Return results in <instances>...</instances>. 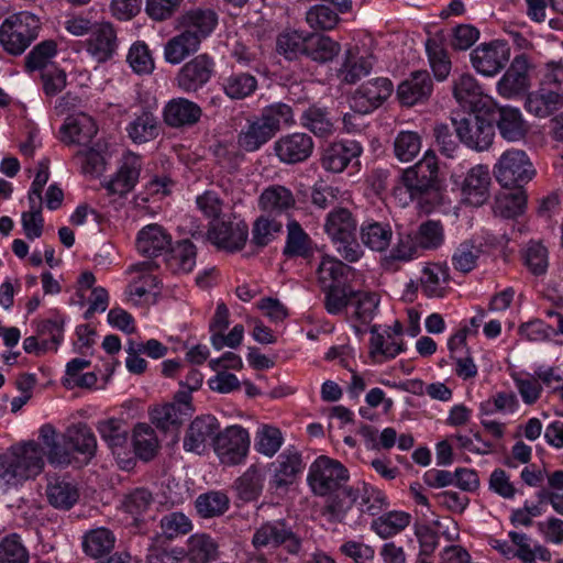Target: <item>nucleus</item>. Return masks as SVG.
<instances>
[{"label":"nucleus","instance_id":"obj_1","mask_svg":"<svg viewBox=\"0 0 563 563\" xmlns=\"http://www.w3.org/2000/svg\"><path fill=\"white\" fill-rule=\"evenodd\" d=\"M401 181L410 197L429 213L443 200V181L440 177L438 157L432 151L401 174Z\"/></svg>","mask_w":563,"mask_h":563},{"label":"nucleus","instance_id":"obj_2","mask_svg":"<svg viewBox=\"0 0 563 563\" xmlns=\"http://www.w3.org/2000/svg\"><path fill=\"white\" fill-rule=\"evenodd\" d=\"M294 123L291 108L286 103L265 107L258 117L247 120L238 134V145L246 152H255L271 141L282 124Z\"/></svg>","mask_w":563,"mask_h":563},{"label":"nucleus","instance_id":"obj_3","mask_svg":"<svg viewBox=\"0 0 563 563\" xmlns=\"http://www.w3.org/2000/svg\"><path fill=\"white\" fill-rule=\"evenodd\" d=\"M357 222L352 212L346 208H334L327 217L324 230L336 245L340 257L354 263L357 262L363 251L355 239Z\"/></svg>","mask_w":563,"mask_h":563},{"label":"nucleus","instance_id":"obj_4","mask_svg":"<svg viewBox=\"0 0 563 563\" xmlns=\"http://www.w3.org/2000/svg\"><path fill=\"white\" fill-rule=\"evenodd\" d=\"M43 466V450L29 442L0 456V478L7 483L25 481L40 474Z\"/></svg>","mask_w":563,"mask_h":563},{"label":"nucleus","instance_id":"obj_5","mask_svg":"<svg viewBox=\"0 0 563 563\" xmlns=\"http://www.w3.org/2000/svg\"><path fill=\"white\" fill-rule=\"evenodd\" d=\"M40 20L30 12L7 18L0 26V44L11 55H21L36 38Z\"/></svg>","mask_w":563,"mask_h":563},{"label":"nucleus","instance_id":"obj_6","mask_svg":"<svg viewBox=\"0 0 563 563\" xmlns=\"http://www.w3.org/2000/svg\"><path fill=\"white\" fill-rule=\"evenodd\" d=\"M252 545L260 549H283L290 555H299L302 538L285 519L266 521L255 529Z\"/></svg>","mask_w":563,"mask_h":563},{"label":"nucleus","instance_id":"obj_7","mask_svg":"<svg viewBox=\"0 0 563 563\" xmlns=\"http://www.w3.org/2000/svg\"><path fill=\"white\" fill-rule=\"evenodd\" d=\"M347 470L336 460L319 456L309 467L308 484L314 495L327 496L347 487Z\"/></svg>","mask_w":563,"mask_h":563},{"label":"nucleus","instance_id":"obj_8","mask_svg":"<svg viewBox=\"0 0 563 563\" xmlns=\"http://www.w3.org/2000/svg\"><path fill=\"white\" fill-rule=\"evenodd\" d=\"M494 174L501 186L512 187L530 181L536 170L523 151L508 150L499 157Z\"/></svg>","mask_w":563,"mask_h":563},{"label":"nucleus","instance_id":"obj_9","mask_svg":"<svg viewBox=\"0 0 563 563\" xmlns=\"http://www.w3.org/2000/svg\"><path fill=\"white\" fill-rule=\"evenodd\" d=\"M250 435L241 426H230L218 431L213 450L220 462L225 465L241 464L249 452Z\"/></svg>","mask_w":563,"mask_h":563},{"label":"nucleus","instance_id":"obj_10","mask_svg":"<svg viewBox=\"0 0 563 563\" xmlns=\"http://www.w3.org/2000/svg\"><path fill=\"white\" fill-rule=\"evenodd\" d=\"M452 122L459 140L467 147L485 151L493 144L495 131L488 120L468 114L460 119L453 118Z\"/></svg>","mask_w":563,"mask_h":563},{"label":"nucleus","instance_id":"obj_11","mask_svg":"<svg viewBox=\"0 0 563 563\" xmlns=\"http://www.w3.org/2000/svg\"><path fill=\"white\" fill-rule=\"evenodd\" d=\"M510 49L499 40L482 43L471 53V63L474 69L484 76L498 74L508 63Z\"/></svg>","mask_w":563,"mask_h":563},{"label":"nucleus","instance_id":"obj_12","mask_svg":"<svg viewBox=\"0 0 563 563\" xmlns=\"http://www.w3.org/2000/svg\"><path fill=\"white\" fill-rule=\"evenodd\" d=\"M314 148L312 137L302 132L289 133L274 142L273 151L278 159L287 165L307 161Z\"/></svg>","mask_w":563,"mask_h":563},{"label":"nucleus","instance_id":"obj_13","mask_svg":"<svg viewBox=\"0 0 563 563\" xmlns=\"http://www.w3.org/2000/svg\"><path fill=\"white\" fill-rule=\"evenodd\" d=\"M220 429V423L214 416L203 415L195 418L186 430L184 449L197 454L203 453L209 442L214 445V438Z\"/></svg>","mask_w":563,"mask_h":563},{"label":"nucleus","instance_id":"obj_14","mask_svg":"<svg viewBox=\"0 0 563 563\" xmlns=\"http://www.w3.org/2000/svg\"><path fill=\"white\" fill-rule=\"evenodd\" d=\"M531 64L525 54L517 55L497 84L498 92L511 98L526 92L530 87Z\"/></svg>","mask_w":563,"mask_h":563},{"label":"nucleus","instance_id":"obj_15","mask_svg":"<svg viewBox=\"0 0 563 563\" xmlns=\"http://www.w3.org/2000/svg\"><path fill=\"white\" fill-rule=\"evenodd\" d=\"M393 86L387 78H376L363 84L352 96V108L368 113L378 108L391 93Z\"/></svg>","mask_w":563,"mask_h":563},{"label":"nucleus","instance_id":"obj_16","mask_svg":"<svg viewBox=\"0 0 563 563\" xmlns=\"http://www.w3.org/2000/svg\"><path fill=\"white\" fill-rule=\"evenodd\" d=\"M208 235L217 246L233 252L245 245L249 229L243 221H217L212 222Z\"/></svg>","mask_w":563,"mask_h":563},{"label":"nucleus","instance_id":"obj_17","mask_svg":"<svg viewBox=\"0 0 563 563\" xmlns=\"http://www.w3.org/2000/svg\"><path fill=\"white\" fill-rule=\"evenodd\" d=\"M212 71V59L205 54L198 55L180 68L177 85L186 92H195L209 81Z\"/></svg>","mask_w":563,"mask_h":563},{"label":"nucleus","instance_id":"obj_18","mask_svg":"<svg viewBox=\"0 0 563 563\" xmlns=\"http://www.w3.org/2000/svg\"><path fill=\"white\" fill-rule=\"evenodd\" d=\"M490 173L486 165L472 167L463 181V201L473 207L484 205L489 197Z\"/></svg>","mask_w":563,"mask_h":563},{"label":"nucleus","instance_id":"obj_19","mask_svg":"<svg viewBox=\"0 0 563 563\" xmlns=\"http://www.w3.org/2000/svg\"><path fill=\"white\" fill-rule=\"evenodd\" d=\"M98 132L95 120L84 113L68 115L60 128L62 141L67 144L87 146Z\"/></svg>","mask_w":563,"mask_h":563},{"label":"nucleus","instance_id":"obj_20","mask_svg":"<svg viewBox=\"0 0 563 563\" xmlns=\"http://www.w3.org/2000/svg\"><path fill=\"white\" fill-rule=\"evenodd\" d=\"M118 45L117 31L111 22L100 21L93 24L87 49L98 62H106L111 58Z\"/></svg>","mask_w":563,"mask_h":563},{"label":"nucleus","instance_id":"obj_21","mask_svg":"<svg viewBox=\"0 0 563 563\" xmlns=\"http://www.w3.org/2000/svg\"><path fill=\"white\" fill-rule=\"evenodd\" d=\"M433 90V81L427 70H417L401 81L397 88V97L401 104L411 107L429 99Z\"/></svg>","mask_w":563,"mask_h":563},{"label":"nucleus","instance_id":"obj_22","mask_svg":"<svg viewBox=\"0 0 563 563\" xmlns=\"http://www.w3.org/2000/svg\"><path fill=\"white\" fill-rule=\"evenodd\" d=\"M258 205L266 214L278 219L289 216V212L296 208V199L289 188L272 185L263 190Z\"/></svg>","mask_w":563,"mask_h":563},{"label":"nucleus","instance_id":"obj_23","mask_svg":"<svg viewBox=\"0 0 563 563\" xmlns=\"http://www.w3.org/2000/svg\"><path fill=\"white\" fill-rule=\"evenodd\" d=\"M495 123L503 139L508 142L523 140L529 131L521 112L511 107H500L495 112Z\"/></svg>","mask_w":563,"mask_h":563},{"label":"nucleus","instance_id":"obj_24","mask_svg":"<svg viewBox=\"0 0 563 563\" xmlns=\"http://www.w3.org/2000/svg\"><path fill=\"white\" fill-rule=\"evenodd\" d=\"M201 108L185 98L172 99L164 109V121L172 128L191 126L201 117Z\"/></svg>","mask_w":563,"mask_h":563},{"label":"nucleus","instance_id":"obj_25","mask_svg":"<svg viewBox=\"0 0 563 563\" xmlns=\"http://www.w3.org/2000/svg\"><path fill=\"white\" fill-rule=\"evenodd\" d=\"M172 245V236L159 224H148L137 234L136 249L144 256L153 257L167 252Z\"/></svg>","mask_w":563,"mask_h":563},{"label":"nucleus","instance_id":"obj_26","mask_svg":"<svg viewBox=\"0 0 563 563\" xmlns=\"http://www.w3.org/2000/svg\"><path fill=\"white\" fill-rule=\"evenodd\" d=\"M97 431L113 454L120 455L128 448L129 428L123 419L101 420L97 424Z\"/></svg>","mask_w":563,"mask_h":563},{"label":"nucleus","instance_id":"obj_27","mask_svg":"<svg viewBox=\"0 0 563 563\" xmlns=\"http://www.w3.org/2000/svg\"><path fill=\"white\" fill-rule=\"evenodd\" d=\"M140 170V157L135 154H128L115 176L108 183V190L118 195L131 191L139 179Z\"/></svg>","mask_w":563,"mask_h":563},{"label":"nucleus","instance_id":"obj_28","mask_svg":"<svg viewBox=\"0 0 563 563\" xmlns=\"http://www.w3.org/2000/svg\"><path fill=\"white\" fill-rule=\"evenodd\" d=\"M40 439L46 450V456L51 464L68 465L71 462V452L68 443L59 437L51 424H44L40 429Z\"/></svg>","mask_w":563,"mask_h":563},{"label":"nucleus","instance_id":"obj_29","mask_svg":"<svg viewBox=\"0 0 563 563\" xmlns=\"http://www.w3.org/2000/svg\"><path fill=\"white\" fill-rule=\"evenodd\" d=\"M362 152L361 146L355 142L333 143L322 156V166L330 172H343L352 158L357 157Z\"/></svg>","mask_w":563,"mask_h":563},{"label":"nucleus","instance_id":"obj_30","mask_svg":"<svg viewBox=\"0 0 563 563\" xmlns=\"http://www.w3.org/2000/svg\"><path fill=\"white\" fill-rule=\"evenodd\" d=\"M373 68L371 57L360 55L357 52L347 49L341 67L338 69V77L341 82L354 85L367 76Z\"/></svg>","mask_w":563,"mask_h":563},{"label":"nucleus","instance_id":"obj_31","mask_svg":"<svg viewBox=\"0 0 563 563\" xmlns=\"http://www.w3.org/2000/svg\"><path fill=\"white\" fill-rule=\"evenodd\" d=\"M563 106V95L560 90L547 89L544 86L528 95L526 99L527 110L540 118L549 117Z\"/></svg>","mask_w":563,"mask_h":563},{"label":"nucleus","instance_id":"obj_32","mask_svg":"<svg viewBox=\"0 0 563 563\" xmlns=\"http://www.w3.org/2000/svg\"><path fill=\"white\" fill-rule=\"evenodd\" d=\"M333 494L334 496L330 498L323 509V515L327 516L330 521L351 525L349 511L356 500V492L352 487H344Z\"/></svg>","mask_w":563,"mask_h":563},{"label":"nucleus","instance_id":"obj_33","mask_svg":"<svg viewBox=\"0 0 563 563\" xmlns=\"http://www.w3.org/2000/svg\"><path fill=\"white\" fill-rule=\"evenodd\" d=\"M273 483L276 487L288 486L294 483L302 468V460L297 451L286 450L274 464Z\"/></svg>","mask_w":563,"mask_h":563},{"label":"nucleus","instance_id":"obj_34","mask_svg":"<svg viewBox=\"0 0 563 563\" xmlns=\"http://www.w3.org/2000/svg\"><path fill=\"white\" fill-rule=\"evenodd\" d=\"M132 444L137 457L148 462L159 450V440L155 430L146 423H137L133 429Z\"/></svg>","mask_w":563,"mask_h":563},{"label":"nucleus","instance_id":"obj_35","mask_svg":"<svg viewBox=\"0 0 563 563\" xmlns=\"http://www.w3.org/2000/svg\"><path fill=\"white\" fill-rule=\"evenodd\" d=\"M48 503L59 509H69L78 500V489L71 483L59 478L51 477L46 486Z\"/></svg>","mask_w":563,"mask_h":563},{"label":"nucleus","instance_id":"obj_36","mask_svg":"<svg viewBox=\"0 0 563 563\" xmlns=\"http://www.w3.org/2000/svg\"><path fill=\"white\" fill-rule=\"evenodd\" d=\"M222 89L231 100H243L257 89V79L243 71H233L222 78Z\"/></svg>","mask_w":563,"mask_h":563},{"label":"nucleus","instance_id":"obj_37","mask_svg":"<svg viewBox=\"0 0 563 563\" xmlns=\"http://www.w3.org/2000/svg\"><path fill=\"white\" fill-rule=\"evenodd\" d=\"M168 251L165 263L172 273L186 274L192 271L196 264V246L190 241H181Z\"/></svg>","mask_w":563,"mask_h":563},{"label":"nucleus","instance_id":"obj_38","mask_svg":"<svg viewBox=\"0 0 563 563\" xmlns=\"http://www.w3.org/2000/svg\"><path fill=\"white\" fill-rule=\"evenodd\" d=\"M200 41L194 32L184 30L179 35L170 38L165 45V58L170 64L181 63L188 55L195 53Z\"/></svg>","mask_w":563,"mask_h":563},{"label":"nucleus","instance_id":"obj_39","mask_svg":"<svg viewBox=\"0 0 563 563\" xmlns=\"http://www.w3.org/2000/svg\"><path fill=\"white\" fill-rule=\"evenodd\" d=\"M351 268L338 258L324 255L317 267V280L321 290L341 286L342 279Z\"/></svg>","mask_w":563,"mask_h":563},{"label":"nucleus","instance_id":"obj_40","mask_svg":"<svg viewBox=\"0 0 563 563\" xmlns=\"http://www.w3.org/2000/svg\"><path fill=\"white\" fill-rule=\"evenodd\" d=\"M63 439L78 453L92 457L97 450V440L91 429L84 423L69 427Z\"/></svg>","mask_w":563,"mask_h":563},{"label":"nucleus","instance_id":"obj_41","mask_svg":"<svg viewBox=\"0 0 563 563\" xmlns=\"http://www.w3.org/2000/svg\"><path fill=\"white\" fill-rule=\"evenodd\" d=\"M312 253V241L301 225L291 220L287 223V241L284 254L288 257H308Z\"/></svg>","mask_w":563,"mask_h":563},{"label":"nucleus","instance_id":"obj_42","mask_svg":"<svg viewBox=\"0 0 563 563\" xmlns=\"http://www.w3.org/2000/svg\"><path fill=\"white\" fill-rule=\"evenodd\" d=\"M411 521V516L405 511H389L372 521L371 528L380 538L388 539L405 530Z\"/></svg>","mask_w":563,"mask_h":563},{"label":"nucleus","instance_id":"obj_43","mask_svg":"<svg viewBox=\"0 0 563 563\" xmlns=\"http://www.w3.org/2000/svg\"><path fill=\"white\" fill-rule=\"evenodd\" d=\"M448 269L439 264H428L420 276V287L428 297H442L448 282Z\"/></svg>","mask_w":563,"mask_h":563},{"label":"nucleus","instance_id":"obj_44","mask_svg":"<svg viewBox=\"0 0 563 563\" xmlns=\"http://www.w3.org/2000/svg\"><path fill=\"white\" fill-rule=\"evenodd\" d=\"M158 265L153 261H146L137 263L131 266V272L142 273L130 285V295L133 297L142 298L146 294L152 292L158 288L159 280L156 276L152 275L151 272L157 268Z\"/></svg>","mask_w":563,"mask_h":563},{"label":"nucleus","instance_id":"obj_45","mask_svg":"<svg viewBox=\"0 0 563 563\" xmlns=\"http://www.w3.org/2000/svg\"><path fill=\"white\" fill-rule=\"evenodd\" d=\"M128 133L131 140L137 144L154 140L159 133L156 117L150 111H143L129 124Z\"/></svg>","mask_w":563,"mask_h":563},{"label":"nucleus","instance_id":"obj_46","mask_svg":"<svg viewBox=\"0 0 563 563\" xmlns=\"http://www.w3.org/2000/svg\"><path fill=\"white\" fill-rule=\"evenodd\" d=\"M301 124L314 135L327 137L334 131V124L325 108L310 106L301 115Z\"/></svg>","mask_w":563,"mask_h":563},{"label":"nucleus","instance_id":"obj_47","mask_svg":"<svg viewBox=\"0 0 563 563\" xmlns=\"http://www.w3.org/2000/svg\"><path fill=\"white\" fill-rule=\"evenodd\" d=\"M188 559L190 563H210L218 558V544L208 534H194L189 538Z\"/></svg>","mask_w":563,"mask_h":563},{"label":"nucleus","instance_id":"obj_48","mask_svg":"<svg viewBox=\"0 0 563 563\" xmlns=\"http://www.w3.org/2000/svg\"><path fill=\"white\" fill-rule=\"evenodd\" d=\"M264 477L260 468L250 466L235 482V489L240 499L253 501L258 498L263 489Z\"/></svg>","mask_w":563,"mask_h":563},{"label":"nucleus","instance_id":"obj_49","mask_svg":"<svg viewBox=\"0 0 563 563\" xmlns=\"http://www.w3.org/2000/svg\"><path fill=\"white\" fill-rule=\"evenodd\" d=\"M526 202L523 190L504 191L496 197L494 211L504 218H515L523 212Z\"/></svg>","mask_w":563,"mask_h":563},{"label":"nucleus","instance_id":"obj_50","mask_svg":"<svg viewBox=\"0 0 563 563\" xmlns=\"http://www.w3.org/2000/svg\"><path fill=\"white\" fill-rule=\"evenodd\" d=\"M184 415L186 412L176 404H165L151 411V420L162 431H177L184 421Z\"/></svg>","mask_w":563,"mask_h":563},{"label":"nucleus","instance_id":"obj_51","mask_svg":"<svg viewBox=\"0 0 563 563\" xmlns=\"http://www.w3.org/2000/svg\"><path fill=\"white\" fill-rule=\"evenodd\" d=\"M114 542L115 538L110 530L98 528L85 536L82 545L88 555L99 558L108 554L113 549Z\"/></svg>","mask_w":563,"mask_h":563},{"label":"nucleus","instance_id":"obj_52","mask_svg":"<svg viewBox=\"0 0 563 563\" xmlns=\"http://www.w3.org/2000/svg\"><path fill=\"white\" fill-rule=\"evenodd\" d=\"M217 14L211 10H195L184 16L185 30L194 32L201 42L208 36L217 24Z\"/></svg>","mask_w":563,"mask_h":563},{"label":"nucleus","instance_id":"obj_53","mask_svg":"<svg viewBox=\"0 0 563 563\" xmlns=\"http://www.w3.org/2000/svg\"><path fill=\"white\" fill-rule=\"evenodd\" d=\"M340 48V44L329 36H310L307 41L306 55L312 60L327 63L339 54Z\"/></svg>","mask_w":563,"mask_h":563},{"label":"nucleus","instance_id":"obj_54","mask_svg":"<svg viewBox=\"0 0 563 563\" xmlns=\"http://www.w3.org/2000/svg\"><path fill=\"white\" fill-rule=\"evenodd\" d=\"M391 235V229L378 222L368 223L361 228L363 244L373 251H385L390 244Z\"/></svg>","mask_w":563,"mask_h":563},{"label":"nucleus","instance_id":"obj_55","mask_svg":"<svg viewBox=\"0 0 563 563\" xmlns=\"http://www.w3.org/2000/svg\"><path fill=\"white\" fill-rule=\"evenodd\" d=\"M453 95L464 108H473L478 101L482 91L476 79L470 74L461 75L453 85Z\"/></svg>","mask_w":563,"mask_h":563},{"label":"nucleus","instance_id":"obj_56","mask_svg":"<svg viewBox=\"0 0 563 563\" xmlns=\"http://www.w3.org/2000/svg\"><path fill=\"white\" fill-rule=\"evenodd\" d=\"M229 498L221 492H209L196 499V509L202 518L223 515L229 508Z\"/></svg>","mask_w":563,"mask_h":563},{"label":"nucleus","instance_id":"obj_57","mask_svg":"<svg viewBox=\"0 0 563 563\" xmlns=\"http://www.w3.org/2000/svg\"><path fill=\"white\" fill-rule=\"evenodd\" d=\"M283 222L268 214L256 219L252 230V242L257 246H266L275 236L282 232Z\"/></svg>","mask_w":563,"mask_h":563},{"label":"nucleus","instance_id":"obj_58","mask_svg":"<svg viewBox=\"0 0 563 563\" xmlns=\"http://www.w3.org/2000/svg\"><path fill=\"white\" fill-rule=\"evenodd\" d=\"M29 552L16 533L0 540V563H27Z\"/></svg>","mask_w":563,"mask_h":563},{"label":"nucleus","instance_id":"obj_59","mask_svg":"<svg viewBox=\"0 0 563 563\" xmlns=\"http://www.w3.org/2000/svg\"><path fill=\"white\" fill-rule=\"evenodd\" d=\"M307 41L308 37L297 31H286L277 37V52L287 59L297 58L300 54H306Z\"/></svg>","mask_w":563,"mask_h":563},{"label":"nucleus","instance_id":"obj_60","mask_svg":"<svg viewBox=\"0 0 563 563\" xmlns=\"http://www.w3.org/2000/svg\"><path fill=\"white\" fill-rule=\"evenodd\" d=\"M324 292V308L330 314H339L351 305L354 290L344 284L322 290Z\"/></svg>","mask_w":563,"mask_h":563},{"label":"nucleus","instance_id":"obj_61","mask_svg":"<svg viewBox=\"0 0 563 563\" xmlns=\"http://www.w3.org/2000/svg\"><path fill=\"white\" fill-rule=\"evenodd\" d=\"M426 51L435 78L438 80H444L451 70V62L446 51L432 38L427 41Z\"/></svg>","mask_w":563,"mask_h":563},{"label":"nucleus","instance_id":"obj_62","mask_svg":"<svg viewBox=\"0 0 563 563\" xmlns=\"http://www.w3.org/2000/svg\"><path fill=\"white\" fill-rule=\"evenodd\" d=\"M421 148V140L418 133L411 131L400 132L394 142V152L401 162L413 159Z\"/></svg>","mask_w":563,"mask_h":563},{"label":"nucleus","instance_id":"obj_63","mask_svg":"<svg viewBox=\"0 0 563 563\" xmlns=\"http://www.w3.org/2000/svg\"><path fill=\"white\" fill-rule=\"evenodd\" d=\"M379 303V297L374 292L355 291L351 305L355 308L354 314L362 323L373 320Z\"/></svg>","mask_w":563,"mask_h":563},{"label":"nucleus","instance_id":"obj_64","mask_svg":"<svg viewBox=\"0 0 563 563\" xmlns=\"http://www.w3.org/2000/svg\"><path fill=\"white\" fill-rule=\"evenodd\" d=\"M523 261L533 275H542L548 268V250L541 242L530 241L523 251Z\"/></svg>","mask_w":563,"mask_h":563}]
</instances>
